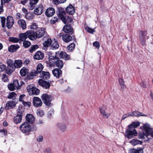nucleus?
I'll use <instances>...</instances> for the list:
<instances>
[{
	"label": "nucleus",
	"mask_w": 153,
	"mask_h": 153,
	"mask_svg": "<svg viewBox=\"0 0 153 153\" xmlns=\"http://www.w3.org/2000/svg\"><path fill=\"white\" fill-rule=\"evenodd\" d=\"M43 68V66L41 64H39L36 68V71L33 70L30 72L29 74H28L26 77L25 79V80L32 79L34 76L37 75V74L40 73Z\"/></svg>",
	"instance_id": "f257e3e1"
},
{
	"label": "nucleus",
	"mask_w": 153,
	"mask_h": 153,
	"mask_svg": "<svg viewBox=\"0 0 153 153\" xmlns=\"http://www.w3.org/2000/svg\"><path fill=\"white\" fill-rule=\"evenodd\" d=\"M19 40L21 41H25L27 38L31 40H35L33 31L28 30L25 33H20L19 35Z\"/></svg>",
	"instance_id": "f03ea898"
},
{
	"label": "nucleus",
	"mask_w": 153,
	"mask_h": 153,
	"mask_svg": "<svg viewBox=\"0 0 153 153\" xmlns=\"http://www.w3.org/2000/svg\"><path fill=\"white\" fill-rule=\"evenodd\" d=\"M6 63L7 65L5 69L6 72L8 74H11L15 71L14 61L11 59H7Z\"/></svg>",
	"instance_id": "7ed1b4c3"
},
{
	"label": "nucleus",
	"mask_w": 153,
	"mask_h": 153,
	"mask_svg": "<svg viewBox=\"0 0 153 153\" xmlns=\"http://www.w3.org/2000/svg\"><path fill=\"white\" fill-rule=\"evenodd\" d=\"M21 131L24 134H28L31 130V126L27 122L23 123L20 126Z\"/></svg>",
	"instance_id": "20e7f679"
},
{
	"label": "nucleus",
	"mask_w": 153,
	"mask_h": 153,
	"mask_svg": "<svg viewBox=\"0 0 153 153\" xmlns=\"http://www.w3.org/2000/svg\"><path fill=\"white\" fill-rule=\"evenodd\" d=\"M128 129H127L126 133L127 134L126 137L128 139H130L132 138L134 136H137V133L134 128H133V126H129V125L128 126Z\"/></svg>",
	"instance_id": "39448f33"
},
{
	"label": "nucleus",
	"mask_w": 153,
	"mask_h": 153,
	"mask_svg": "<svg viewBox=\"0 0 153 153\" xmlns=\"http://www.w3.org/2000/svg\"><path fill=\"white\" fill-rule=\"evenodd\" d=\"M42 99L44 101L45 105L48 106H51L53 104L51 103V101L53 100V97L51 95H49L47 94H44L42 95Z\"/></svg>",
	"instance_id": "423d86ee"
},
{
	"label": "nucleus",
	"mask_w": 153,
	"mask_h": 153,
	"mask_svg": "<svg viewBox=\"0 0 153 153\" xmlns=\"http://www.w3.org/2000/svg\"><path fill=\"white\" fill-rule=\"evenodd\" d=\"M27 88L30 95H38L39 93L40 90L36 87L33 86L32 85H28Z\"/></svg>",
	"instance_id": "0eeeda50"
},
{
	"label": "nucleus",
	"mask_w": 153,
	"mask_h": 153,
	"mask_svg": "<svg viewBox=\"0 0 153 153\" xmlns=\"http://www.w3.org/2000/svg\"><path fill=\"white\" fill-rule=\"evenodd\" d=\"M45 28H39L35 32L33 31L35 39L37 38H40L43 36L45 32Z\"/></svg>",
	"instance_id": "6e6552de"
},
{
	"label": "nucleus",
	"mask_w": 153,
	"mask_h": 153,
	"mask_svg": "<svg viewBox=\"0 0 153 153\" xmlns=\"http://www.w3.org/2000/svg\"><path fill=\"white\" fill-rule=\"evenodd\" d=\"M139 35L140 40L141 44L143 46H144L145 43L147 31H146L140 30L139 32Z\"/></svg>",
	"instance_id": "1a4fd4ad"
},
{
	"label": "nucleus",
	"mask_w": 153,
	"mask_h": 153,
	"mask_svg": "<svg viewBox=\"0 0 153 153\" xmlns=\"http://www.w3.org/2000/svg\"><path fill=\"white\" fill-rule=\"evenodd\" d=\"M143 128L145 131L146 137L150 135L153 138V129L150 128L149 126L146 123L143 126Z\"/></svg>",
	"instance_id": "9d476101"
},
{
	"label": "nucleus",
	"mask_w": 153,
	"mask_h": 153,
	"mask_svg": "<svg viewBox=\"0 0 153 153\" xmlns=\"http://www.w3.org/2000/svg\"><path fill=\"white\" fill-rule=\"evenodd\" d=\"M38 83L39 85L44 88L48 89L50 87L51 83L42 79L39 80Z\"/></svg>",
	"instance_id": "9b49d317"
},
{
	"label": "nucleus",
	"mask_w": 153,
	"mask_h": 153,
	"mask_svg": "<svg viewBox=\"0 0 153 153\" xmlns=\"http://www.w3.org/2000/svg\"><path fill=\"white\" fill-rule=\"evenodd\" d=\"M6 27L8 29H10L14 23V20L13 17L7 16L6 18Z\"/></svg>",
	"instance_id": "f8f14e48"
},
{
	"label": "nucleus",
	"mask_w": 153,
	"mask_h": 153,
	"mask_svg": "<svg viewBox=\"0 0 153 153\" xmlns=\"http://www.w3.org/2000/svg\"><path fill=\"white\" fill-rule=\"evenodd\" d=\"M59 36L62 37L63 41L65 42H68L72 40V37L69 34H64L63 33H61L59 34Z\"/></svg>",
	"instance_id": "ddd939ff"
},
{
	"label": "nucleus",
	"mask_w": 153,
	"mask_h": 153,
	"mask_svg": "<svg viewBox=\"0 0 153 153\" xmlns=\"http://www.w3.org/2000/svg\"><path fill=\"white\" fill-rule=\"evenodd\" d=\"M57 11H56V13L57 14L58 17L61 20L66 16V13L64 9L62 7H58L57 8Z\"/></svg>",
	"instance_id": "4468645a"
},
{
	"label": "nucleus",
	"mask_w": 153,
	"mask_h": 153,
	"mask_svg": "<svg viewBox=\"0 0 153 153\" xmlns=\"http://www.w3.org/2000/svg\"><path fill=\"white\" fill-rule=\"evenodd\" d=\"M33 103L35 106L39 107L42 105V101L39 97H33Z\"/></svg>",
	"instance_id": "2eb2a0df"
},
{
	"label": "nucleus",
	"mask_w": 153,
	"mask_h": 153,
	"mask_svg": "<svg viewBox=\"0 0 153 153\" xmlns=\"http://www.w3.org/2000/svg\"><path fill=\"white\" fill-rule=\"evenodd\" d=\"M64 31L65 33H68L72 34L74 33L73 28L70 24L65 25L63 28Z\"/></svg>",
	"instance_id": "dca6fc26"
},
{
	"label": "nucleus",
	"mask_w": 153,
	"mask_h": 153,
	"mask_svg": "<svg viewBox=\"0 0 153 153\" xmlns=\"http://www.w3.org/2000/svg\"><path fill=\"white\" fill-rule=\"evenodd\" d=\"M52 73L54 76L59 78L62 75V71L60 69L56 68L52 71Z\"/></svg>",
	"instance_id": "f3484780"
},
{
	"label": "nucleus",
	"mask_w": 153,
	"mask_h": 153,
	"mask_svg": "<svg viewBox=\"0 0 153 153\" xmlns=\"http://www.w3.org/2000/svg\"><path fill=\"white\" fill-rule=\"evenodd\" d=\"M44 7L42 4L39 5L38 7L34 10V13L37 15H41L43 11Z\"/></svg>",
	"instance_id": "a211bd4d"
},
{
	"label": "nucleus",
	"mask_w": 153,
	"mask_h": 153,
	"mask_svg": "<svg viewBox=\"0 0 153 153\" xmlns=\"http://www.w3.org/2000/svg\"><path fill=\"white\" fill-rule=\"evenodd\" d=\"M55 13V10L53 8L49 7L46 10L45 14L47 17H50L53 15Z\"/></svg>",
	"instance_id": "6ab92c4d"
},
{
	"label": "nucleus",
	"mask_w": 153,
	"mask_h": 153,
	"mask_svg": "<svg viewBox=\"0 0 153 153\" xmlns=\"http://www.w3.org/2000/svg\"><path fill=\"white\" fill-rule=\"evenodd\" d=\"M34 117L31 114H27L26 116V120L28 123H33L35 121Z\"/></svg>",
	"instance_id": "aec40b11"
},
{
	"label": "nucleus",
	"mask_w": 153,
	"mask_h": 153,
	"mask_svg": "<svg viewBox=\"0 0 153 153\" xmlns=\"http://www.w3.org/2000/svg\"><path fill=\"white\" fill-rule=\"evenodd\" d=\"M66 12L70 15L73 14L75 13V9L73 6L71 4L65 9Z\"/></svg>",
	"instance_id": "412c9836"
},
{
	"label": "nucleus",
	"mask_w": 153,
	"mask_h": 153,
	"mask_svg": "<svg viewBox=\"0 0 153 153\" xmlns=\"http://www.w3.org/2000/svg\"><path fill=\"white\" fill-rule=\"evenodd\" d=\"M44 54L41 51H38L36 52L33 56L34 58L35 59H42L44 57Z\"/></svg>",
	"instance_id": "4be33fe9"
},
{
	"label": "nucleus",
	"mask_w": 153,
	"mask_h": 153,
	"mask_svg": "<svg viewBox=\"0 0 153 153\" xmlns=\"http://www.w3.org/2000/svg\"><path fill=\"white\" fill-rule=\"evenodd\" d=\"M59 45L58 41L55 39L52 41L51 42V49H56L59 48Z\"/></svg>",
	"instance_id": "5701e85b"
},
{
	"label": "nucleus",
	"mask_w": 153,
	"mask_h": 153,
	"mask_svg": "<svg viewBox=\"0 0 153 153\" xmlns=\"http://www.w3.org/2000/svg\"><path fill=\"white\" fill-rule=\"evenodd\" d=\"M19 48L18 45H11L8 48V51L10 52H13L17 51Z\"/></svg>",
	"instance_id": "b1692460"
},
{
	"label": "nucleus",
	"mask_w": 153,
	"mask_h": 153,
	"mask_svg": "<svg viewBox=\"0 0 153 153\" xmlns=\"http://www.w3.org/2000/svg\"><path fill=\"white\" fill-rule=\"evenodd\" d=\"M143 149L141 148H138L137 149L132 148L130 149L129 153H143Z\"/></svg>",
	"instance_id": "393cba45"
},
{
	"label": "nucleus",
	"mask_w": 153,
	"mask_h": 153,
	"mask_svg": "<svg viewBox=\"0 0 153 153\" xmlns=\"http://www.w3.org/2000/svg\"><path fill=\"white\" fill-rule=\"evenodd\" d=\"M29 1V9L30 10H32L35 8V5L38 3L39 0H30Z\"/></svg>",
	"instance_id": "a878e982"
},
{
	"label": "nucleus",
	"mask_w": 153,
	"mask_h": 153,
	"mask_svg": "<svg viewBox=\"0 0 153 153\" xmlns=\"http://www.w3.org/2000/svg\"><path fill=\"white\" fill-rule=\"evenodd\" d=\"M14 62L15 70L16 68H20L22 66V62L21 60H15Z\"/></svg>",
	"instance_id": "bb28decb"
},
{
	"label": "nucleus",
	"mask_w": 153,
	"mask_h": 153,
	"mask_svg": "<svg viewBox=\"0 0 153 153\" xmlns=\"http://www.w3.org/2000/svg\"><path fill=\"white\" fill-rule=\"evenodd\" d=\"M40 75L41 77L45 79H48L50 76V74L47 71H42Z\"/></svg>",
	"instance_id": "cd10ccee"
},
{
	"label": "nucleus",
	"mask_w": 153,
	"mask_h": 153,
	"mask_svg": "<svg viewBox=\"0 0 153 153\" xmlns=\"http://www.w3.org/2000/svg\"><path fill=\"white\" fill-rule=\"evenodd\" d=\"M61 20L64 24H66L67 23H69L73 21L71 17L66 16H65L64 18H63Z\"/></svg>",
	"instance_id": "c85d7f7f"
},
{
	"label": "nucleus",
	"mask_w": 153,
	"mask_h": 153,
	"mask_svg": "<svg viewBox=\"0 0 153 153\" xmlns=\"http://www.w3.org/2000/svg\"><path fill=\"white\" fill-rule=\"evenodd\" d=\"M56 59H57L55 62L56 67L59 69L62 68L63 67L64 65L62 61L59 59L58 57H57V58H56Z\"/></svg>",
	"instance_id": "c756f323"
},
{
	"label": "nucleus",
	"mask_w": 153,
	"mask_h": 153,
	"mask_svg": "<svg viewBox=\"0 0 153 153\" xmlns=\"http://www.w3.org/2000/svg\"><path fill=\"white\" fill-rule=\"evenodd\" d=\"M129 143H131L132 145L135 146L138 144L141 145L143 143V142L140 141L137 139H133L131 140Z\"/></svg>",
	"instance_id": "7c9ffc66"
},
{
	"label": "nucleus",
	"mask_w": 153,
	"mask_h": 153,
	"mask_svg": "<svg viewBox=\"0 0 153 153\" xmlns=\"http://www.w3.org/2000/svg\"><path fill=\"white\" fill-rule=\"evenodd\" d=\"M18 23L23 29H24L26 28V23L24 20L20 19L19 20L18 22Z\"/></svg>",
	"instance_id": "2f4dec72"
},
{
	"label": "nucleus",
	"mask_w": 153,
	"mask_h": 153,
	"mask_svg": "<svg viewBox=\"0 0 153 153\" xmlns=\"http://www.w3.org/2000/svg\"><path fill=\"white\" fill-rule=\"evenodd\" d=\"M29 70L24 67L22 68L20 71V73L22 76H25L28 73Z\"/></svg>",
	"instance_id": "473e14b6"
},
{
	"label": "nucleus",
	"mask_w": 153,
	"mask_h": 153,
	"mask_svg": "<svg viewBox=\"0 0 153 153\" xmlns=\"http://www.w3.org/2000/svg\"><path fill=\"white\" fill-rule=\"evenodd\" d=\"M51 39L48 38L47 39V40L44 41V42L43 44V45L44 47H48L49 46H51Z\"/></svg>",
	"instance_id": "72a5a7b5"
},
{
	"label": "nucleus",
	"mask_w": 153,
	"mask_h": 153,
	"mask_svg": "<svg viewBox=\"0 0 153 153\" xmlns=\"http://www.w3.org/2000/svg\"><path fill=\"white\" fill-rule=\"evenodd\" d=\"M39 48V46L37 45H33L31 46L29 50V51L31 53H33V52L35 51L37 49Z\"/></svg>",
	"instance_id": "f704fd0d"
},
{
	"label": "nucleus",
	"mask_w": 153,
	"mask_h": 153,
	"mask_svg": "<svg viewBox=\"0 0 153 153\" xmlns=\"http://www.w3.org/2000/svg\"><path fill=\"white\" fill-rule=\"evenodd\" d=\"M8 40L10 42L14 43H16L19 41V38L16 37H10L9 38Z\"/></svg>",
	"instance_id": "c9c22d12"
},
{
	"label": "nucleus",
	"mask_w": 153,
	"mask_h": 153,
	"mask_svg": "<svg viewBox=\"0 0 153 153\" xmlns=\"http://www.w3.org/2000/svg\"><path fill=\"white\" fill-rule=\"evenodd\" d=\"M134 116L137 117V116H145L147 117V115L143 114L142 113H140L137 111H133Z\"/></svg>",
	"instance_id": "e433bc0d"
},
{
	"label": "nucleus",
	"mask_w": 153,
	"mask_h": 153,
	"mask_svg": "<svg viewBox=\"0 0 153 153\" xmlns=\"http://www.w3.org/2000/svg\"><path fill=\"white\" fill-rule=\"evenodd\" d=\"M22 119V117L16 116L14 118V122L16 124H18L21 122Z\"/></svg>",
	"instance_id": "4c0bfd02"
},
{
	"label": "nucleus",
	"mask_w": 153,
	"mask_h": 153,
	"mask_svg": "<svg viewBox=\"0 0 153 153\" xmlns=\"http://www.w3.org/2000/svg\"><path fill=\"white\" fill-rule=\"evenodd\" d=\"M57 126L61 130L63 131H64L66 128L65 125L62 123H58L57 124Z\"/></svg>",
	"instance_id": "58836bf2"
},
{
	"label": "nucleus",
	"mask_w": 153,
	"mask_h": 153,
	"mask_svg": "<svg viewBox=\"0 0 153 153\" xmlns=\"http://www.w3.org/2000/svg\"><path fill=\"white\" fill-rule=\"evenodd\" d=\"M23 46L25 48L29 47L31 45V43L27 41H25L23 43Z\"/></svg>",
	"instance_id": "ea45409f"
},
{
	"label": "nucleus",
	"mask_w": 153,
	"mask_h": 153,
	"mask_svg": "<svg viewBox=\"0 0 153 153\" xmlns=\"http://www.w3.org/2000/svg\"><path fill=\"white\" fill-rule=\"evenodd\" d=\"M66 0H53V2L54 4L57 5L59 4L64 3Z\"/></svg>",
	"instance_id": "a19ab883"
},
{
	"label": "nucleus",
	"mask_w": 153,
	"mask_h": 153,
	"mask_svg": "<svg viewBox=\"0 0 153 153\" xmlns=\"http://www.w3.org/2000/svg\"><path fill=\"white\" fill-rule=\"evenodd\" d=\"M17 96L16 94L14 92L10 93L7 97V98L9 99L15 98Z\"/></svg>",
	"instance_id": "79ce46f5"
},
{
	"label": "nucleus",
	"mask_w": 153,
	"mask_h": 153,
	"mask_svg": "<svg viewBox=\"0 0 153 153\" xmlns=\"http://www.w3.org/2000/svg\"><path fill=\"white\" fill-rule=\"evenodd\" d=\"M75 47V44L73 43L70 44L68 47V50L69 51H71L74 49Z\"/></svg>",
	"instance_id": "37998d69"
},
{
	"label": "nucleus",
	"mask_w": 153,
	"mask_h": 153,
	"mask_svg": "<svg viewBox=\"0 0 153 153\" xmlns=\"http://www.w3.org/2000/svg\"><path fill=\"white\" fill-rule=\"evenodd\" d=\"M140 123L139 122H133L131 124L129 125V126H133V128H136L140 126Z\"/></svg>",
	"instance_id": "c03bdc74"
},
{
	"label": "nucleus",
	"mask_w": 153,
	"mask_h": 153,
	"mask_svg": "<svg viewBox=\"0 0 153 153\" xmlns=\"http://www.w3.org/2000/svg\"><path fill=\"white\" fill-rule=\"evenodd\" d=\"M13 85L17 89H19V82L17 79H14L13 80Z\"/></svg>",
	"instance_id": "a18cd8bd"
},
{
	"label": "nucleus",
	"mask_w": 153,
	"mask_h": 153,
	"mask_svg": "<svg viewBox=\"0 0 153 153\" xmlns=\"http://www.w3.org/2000/svg\"><path fill=\"white\" fill-rule=\"evenodd\" d=\"M59 18L57 17L52 18L50 21V23L52 24H54L58 22Z\"/></svg>",
	"instance_id": "49530a36"
},
{
	"label": "nucleus",
	"mask_w": 153,
	"mask_h": 153,
	"mask_svg": "<svg viewBox=\"0 0 153 153\" xmlns=\"http://www.w3.org/2000/svg\"><path fill=\"white\" fill-rule=\"evenodd\" d=\"M1 26L3 27H5V23L6 22V18L4 17H1Z\"/></svg>",
	"instance_id": "de8ad7c7"
},
{
	"label": "nucleus",
	"mask_w": 153,
	"mask_h": 153,
	"mask_svg": "<svg viewBox=\"0 0 153 153\" xmlns=\"http://www.w3.org/2000/svg\"><path fill=\"white\" fill-rule=\"evenodd\" d=\"M8 87L9 89L11 91H14L15 89V87L12 83L9 84L8 85Z\"/></svg>",
	"instance_id": "09e8293b"
},
{
	"label": "nucleus",
	"mask_w": 153,
	"mask_h": 153,
	"mask_svg": "<svg viewBox=\"0 0 153 153\" xmlns=\"http://www.w3.org/2000/svg\"><path fill=\"white\" fill-rule=\"evenodd\" d=\"M36 113L38 116L41 117H42L44 115V113L43 111L42 110L37 111Z\"/></svg>",
	"instance_id": "8fccbe9b"
},
{
	"label": "nucleus",
	"mask_w": 153,
	"mask_h": 153,
	"mask_svg": "<svg viewBox=\"0 0 153 153\" xmlns=\"http://www.w3.org/2000/svg\"><path fill=\"white\" fill-rule=\"evenodd\" d=\"M6 69V65L0 62V72Z\"/></svg>",
	"instance_id": "3c124183"
},
{
	"label": "nucleus",
	"mask_w": 153,
	"mask_h": 153,
	"mask_svg": "<svg viewBox=\"0 0 153 153\" xmlns=\"http://www.w3.org/2000/svg\"><path fill=\"white\" fill-rule=\"evenodd\" d=\"M17 114L16 116L19 117H22L23 115V114L24 113V111H21L20 109H18L17 110Z\"/></svg>",
	"instance_id": "603ef678"
},
{
	"label": "nucleus",
	"mask_w": 153,
	"mask_h": 153,
	"mask_svg": "<svg viewBox=\"0 0 153 153\" xmlns=\"http://www.w3.org/2000/svg\"><path fill=\"white\" fill-rule=\"evenodd\" d=\"M119 83L121 86V88H124L125 87H126V86L124 85V83L123 79L120 78L119 79Z\"/></svg>",
	"instance_id": "864d4df0"
},
{
	"label": "nucleus",
	"mask_w": 153,
	"mask_h": 153,
	"mask_svg": "<svg viewBox=\"0 0 153 153\" xmlns=\"http://www.w3.org/2000/svg\"><path fill=\"white\" fill-rule=\"evenodd\" d=\"M16 103L15 102L13 101H10L8 103V106L11 108H13L14 106H15Z\"/></svg>",
	"instance_id": "5fc2aeb1"
},
{
	"label": "nucleus",
	"mask_w": 153,
	"mask_h": 153,
	"mask_svg": "<svg viewBox=\"0 0 153 153\" xmlns=\"http://www.w3.org/2000/svg\"><path fill=\"white\" fill-rule=\"evenodd\" d=\"M3 77L2 78V80L4 82H6L8 80L7 76L5 74H3L2 75Z\"/></svg>",
	"instance_id": "6e6d98bb"
},
{
	"label": "nucleus",
	"mask_w": 153,
	"mask_h": 153,
	"mask_svg": "<svg viewBox=\"0 0 153 153\" xmlns=\"http://www.w3.org/2000/svg\"><path fill=\"white\" fill-rule=\"evenodd\" d=\"M86 29L88 33H93L95 31L94 29H92L89 27H86Z\"/></svg>",
	"instance_id": "4d7b16f0"
},
{
	"label": "nucleus",
	"mask_w": 153,
	"mask_h": 153,
	"mask_svg": "<svg viewBox=\"0 0 153 153\" xmlns=\"http://www.w3.org/2000/svg\"><path fill=\"white\" fill-rule=\"evenodd\" d=\"M93 45L96 47V48L99 49L100 47L99 42L98 41H95L93 42Z\"/></svg>",
	"instance_id": "13d9d810"
},
{
	"label": "nucleus",
	"mask_w": 153,
	"mask_h": 153,
	"mask_svg": "<svg viewBox=\"0 0 153 153\" xmlns=\"http://www.w3.org/2000/svg\"><path fill=\"white\" fill-rule=\"evenodd\" d=\"M23 104L25 106L29 107L31 105V102H25L23 101Z\"/></svg>",
	"instance_id": "bf43d9fd"
},
{
	"label": "nucleus",
	"mask_w": 153,
	"mask_h": 153,
	"mask_svg": "<svg viewBox=\"0 0 153 153\" xmlns=\"http://www.w3.org/2000/svg\"><path fill=\"white\" fill-rule=\"evenodd\" d=\"M100 113L104 116L108 117V114L105 113V110H102V108H100Z\"/></svg>",
	"instance_id": "052dcab7"
},
{
	"label": "nucleus",
	"mask_w": 153,
	"mask_h": 153,
	"mask_svg": "<svg viewBox=\"0 0 153 153\" xmlns=\"http://www.w3.org/2000/svg\"><path fill=\"white\" fill-rule=\"evenodd\" d=\"M59 56L60 58H63L65 56L66 54L64 52H61L60 53H59Z\"/></svg>",
	"instance_id": "680f3d73"
},
{
	"label": "nucleus",
	"mask_w": 153,
	"mask_h": 153,
	"mask_svg": "<svg viewBox=\"0 0 153 153\" xmlns=\"http://www.w3.org/2000/svg\"><path fill=\"white\" fill-rule=\"evenodd\" d=\"M145 135L146 136V134H145L144 133H140L138 135V138L139 139L143 138L144 137V136Z\"/></svg>",
	"instance_id": "e2e57ef3"
},
{
	"label": "nucleus",
	"mask_w": 153,
	"mask_h": 153,
	"mask_svg": "<svg viewBox=\"0 0 153 153\" xmlns=\"http://www.w3.org/2000/svg\"><path fill=\"white\" fill-rule=\"evenodd\" d=\"M53 114V110H51L49 111L48 114V116L49 118H50L52 115Z\"/></svg>",
	"instance_id": "0e129e2a"
},
{
	"label": "nucleus",
	"mask_w": 153,
	"mask_h": 153,
	"mask_svg": "<svg viewBox=\"0 0 153 153\" xmlns=\"http://www.w3.org/2000/svg\"><path fill=\"white\" fill-rule=\"evenodd\" d=\"M37 28V25L36 23H33L30 27L31 29H36Z\"/></svg>",
	"instance_id": "69168bd1"
},
{
	"label": "nucleus",
	"mask_w": 153,
	"mask_h": 153,
	"mask_svg": "<svg viewBox=\"0 0 153 153\" xmlns=\"http://www.w3.org/2000/svg\"><path fill=\"white\" fill-rule=\"evenodd\" d=\"M4 4L2 0H1V6L0 7V14L3 12L4 10L3 9V5Z\"/></svg>",
	"instance_id": "338daca9"
},
{
	"label": "nucleus",
	"mask_w": 153,
	"mask_h": 153,
	"mask_svg": "<svg viewBox=\"0 0 153 153\" xmlns=\"http://www.w3.org/2000/svg\"><path fill=\"white\" fill-rule=\"evenodd\" d=\"M36 140L39 142H42L43 141V137L42 136L40 135L37 137Z\"/></svg>",
	"instance_id": "774afa93"
}]
</instances>
